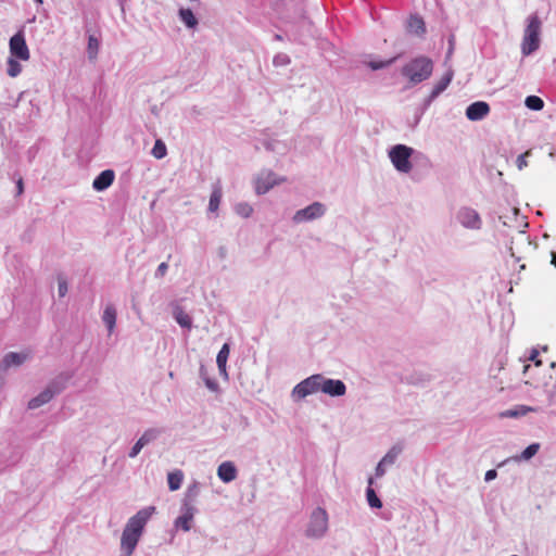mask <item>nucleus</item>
<instances>
[{
	"instance_id": "nucleus-44",
	"label": "nucleus",
	"mask_w": 556,
	"mask_h": 556,
	"mask_svg": "<svg viewBox=\"0 0 556 556\" xmlns=\"http://www.w3.org/2000/svg\"><path fill=\"white\" fill-rule=\"evenodd\" d=\"M388 467L380 460L376 467V477L381 478L386 475Z\"/></svg>"
},
{
	"instance_id": "nucleus-50",
	"label": "nucleus",
	"mask_w": 556,
	"mask_h": 556,
	"mask_svg": "<svg viewBox=\"0 0 556 556\" xmlns=\"http://www.w3.org/2000/svg\"><path fill=\"white\" fill-rule=\"evenodd\" d=\"M552 264L556 266V252H552Z\"/></svg>"
},
{
	"instance_id": "nucleus-12",
	"label": "nucleus",
	"mask_w": 556,
	"mask_h": 556,
	"mask_svg": "<svg viewBox=\"0 0 556 556\" xmlns=\"http://www.w3.org/2000/svg\"><path fill=\"white\" fill-rule=\"evenodd\" d=\"M320 392L332 397H339L346 393V386L340 379H331L323 375Z\"/></svg>"
},
{
	"instance_id": "nucleus-30",
	"label": "nucleus",
	"mask_w": 556,
	"mask_h": 556,
	"mask_svg": "<svg viewBox=\"0 0 556 556\" xmlns=\"http://www.w3.org/2000/svg\"><path fill=\"white\" fill-rule=\"evenodd\" d=\"M403 451V446L400 445V444H395L393 445L388 452L387 454L381 458V462L387 466V467H390L392 466L397 457L400 456V454L402 453Z\"/></svg>"
},
{
	"instance_id": "nucleus-29",
	"label": "nucleus",
	"mask_w": 556,
	"mask_h": 556,
	"mask_svg": "<svg viewBox=\"0 0 556 556\" xmlns=\"http://www.w3.org/2000/svg\"><path fill=\"white\" fill-rule=\"evenodd\" d=\"M200 493V483L198 481H193L188 485L187 491L185 493V497L182 503H188L191 505H195V501Z\"/></svg>"
},
{
	"instance_id": "nucleus-17",
	"label": "nucleus",
	"mask_w": 556,
	"mask_h": 556,
	"mask_svg": "<svg viewBox=\"0 0 556 556\" xmlns=\"http://www.w3.org/2000/svg\"><path fill=\"white\" fill-rule=\"evenodd\" d=\"M116 308L114 305L109 304L105 306L103 314H102V321L108 329L109 336L114 332L115 326H116Z\"/></svg>"
},
{
	"instance_id": "nucleus-46",
	"label": "nucleus",
	"mask_w": 556,
	"mask_h": 556,
	"mask_svg": "<svg viewBox=\"0 0 556 556\" xmlns=\"http://www.w3.org/2000/svg\"><path fill=\"white\" fill-rule=\"evenodd\" d=\"M497 477V471L495 469H490L485 472L484 480L490 482Z\"/></svg>"
},
{
	"instance_id": "nucleus-8",
	"label": "nucleus",
	"mask_w": 556,
	"mask_h": 556,
	"mask_svg": "<svg viewBox=\"0 0 556 556\" xmlns=\"http://www.w3.org/2000/svg\"><path fill=\"white\" fill-rule=\"evenodd\" d=\"M326 205L321 202H313L304 208L296 211L292 217L295 224L312 222L321 218L326 214Z\"/></svg>"
},
{
	"instance_id": "nucleus-43",
	"label": "nucleus",
	"mask_w": 556,
	"mask_h": 556,
	"mask_svg": "<svg viewBox=\"0 0 556 556\" xmlns=\"http://www.w3.org/2000/svg\"><path fill=\"white\" fill-rule=\"evenodd\" d=\"M67 283L65 280L63 279H59V286H58V291H59V295L61 298L65 296V294L67 293Z\"/></svg>"
},
{
	"instance_id": "nucleus-47",
	"label": "nucleus",
	"mask_w": 556,
	"mask_h": 556,
	"mask_svg": "<svg viewBox=\"0 0 556 556\" xmlns=\"http://www.w3.org/2000/svg\"><path fill=\"white\" fill-rule=\"evenodd\" d=\"M437 98H432V92L425 99L424 106L427 109Z\"/></svg>"
},
{
	"instance_id": "nucleus-13",
	"label": "nucleus",
	"mask_w": 556,
	"mask_h": 556,
	"mask_svg": "<svg viewBox=\"0 0 556 556\" xmlns=\"http://www.w3.org/2000/svg\"><path fill=\"white\" fill-rule=\"evenodd\" d=\"M31 358V353L28 351L24 352H9L7 353L0 364V367L4 370L12 367H20L26 361Z\"/></svg>"
},
{
	"instance_id": "nucleus-22",
	"label": "nucleus",
	"mask_w": 556,
	"mask_h": 556,
	"mask_svg": "<svg viewBox=\"0 0 556 556\" xmlns=\"http://www.w3.org/2000/svg\"><path fill=\"white\" fill-rule=\"evenodd\" d=\"M173 317L180 327L188 330L192 328V318L179 305L174 307Z\"/></svg>"
},
{
	"instance_id": "nucleus-37",
	"label": "nucleus",
	"mask_w": 556,
	"mask_h": 556,
	"mask_svg": "<svg viewBox=\"0 0 556 556\" xmlns=\"http://www.w3.org/2000/svg\"><path fill=\"white\" fill-rule=\"evenodd\" d=\"M235 212L242 217H250L253 208L249 203L241 202L235 205Z\"/></svg>"
},
{
	"instance_id": "nucleus-52",
	"label": "nucleus",
	"mask_w": 556,
	"mask_h": 556,
	"mask_svg": "<svg viewBox=\"0 0 556 556\" xmlns=\"http://www.w3.org/2000/svg\"><path fill=\"white\" fill-rule=\"evenodd\" d=\"M34 1H35V3H37L38 5H41V4L43 3V1H42V0H34Z\"/></svg>"
},
{
	"instance_id": "nucleus-27",
	"label": "nucleus",
	"mask_w": 556,
	"mask_h": 556,
	"mask_svg": "<svg viewBox=\"0 0 556 556\" xmlns=\"http://www.w3.org/2000/svg\"><path fill=\"white\" fill-rule=\"evenodd\" d=\"M180 21L188 27V28H195L198 25V18L194 16L192 10L181 8L178 12Z\"/></svg>"
},
{
	"instance_id": "nucleus-21",
	"label": "nucleus",
	"mask_w": 556,
	"mask_h": 556,
	"mask_svg": "<svg viewBox=\"0 0 556 556\" xmlns=\"http://www.w3.org/2000/svg\"><path fill=\"white\" fill-rule=\"evenodd\" d=\"M53 391L52 389H45L41 391L37 396L33 397L28 402V408L36 409L47 403H49L53 399Z\"/></svg>"
},
{
	"instance_id": "nucleus-48",
	"label": "nucleus",
	"mask_w": 556,
	"mask_h": 556,
	"mask_svg": "<svg viewBox=\"0 0 556 556\" xmlns=\"http://www.w3.org/2000/svg\"><path fill=\"white\" fill-rule=\"evenodd\" d=\"M200 376L201 378L204 380V378H208L207 375H206V371L204 369V367H201L200 368Z\"/></svg>"
},
{
	"instance_id": "nucleus-3",
	"label": "nucleus",
	"mask_w": 556,
	"mask_h": 556,
	"mask_svg": "<svg viewBox=\"0 0 556 556\" xmlns=\"http://www.w3.org/2000/svg\"><path fill=\"white\" fill-rule=\"evenodd\" d=\"M542 22L536 13L527 17V25L521 41V53L528 56L540 48Z\"/></svg>"
},
{
	"instance_id": "nucleus-36",
	"label": "nucleus",
	"mask_w": 556,
	"mask_h": 556,
	"mask_svg": "<svg viewBox=\"0 0 556 556\" xmlns=\"http://www.w3.org/2000/svg\"><path fill=\"white\" fill-rule=\"evenodd\" d=\"M151 153L157 160L165 157L167 154L165 143L161 139H157L154 143V147L152 148Z\"/></svg>"
},
{
	"instance_id": "nucleus-45",
	"label": "nucleus",
	"mask_w": 556,
	"mask_h": 556,
	"mask_svg": "<svg viewBox=\"0 0 556 556\" xmlns=\"http://www.w3.org/2000/svg\"><path fill=\"white\" fill-rule=\"evenodd\" d=\"M168 269V264L166 262H162L155 271V277H163Z\"/></svg>"
},
{
	"instance_id": "nucleus-51",
	"label": "nucleus",
	"mask_w": 556,
	"mask_h": 556,
	"mask_svg": "<svg viewBox=\"0 0 556 556\" xmlns=\"http://www.w3.org/2000/svg\"><path fill=\"white\" fill-rule=\"evenodd\" d=\"M554 396H555V391L549 392V394H548L549 403H553Z\"/></svg>"
},
{
	"instance_id": "nucleus-15",
	"label": "nucleus",
	"mask_w": 556,
	"mask_h": 556,
	"mask_svg": "<svg viewBox=\"0 0 556 556\" xmlns=\"http://www.w3.org/2000/svg\"><path fill=\"white\" fill-rule=\"evenodd\" d=\"M238 470L232 462H224L217 468V476L224 483H229L237 478Z\"/></svg>"
},
{
	"instance_id": "nucleus-14",
	"label": "nucleus",
	"mask_w": 556,
	"mask_h": 556,
	"mask_svg": "<svg viewBox=\"0 0 556 556\" xmlns=\"http://www.w3.org/2000/svg\"><path fill=\"white\" fill-rule=\"evenodd\" d=\"M490 113V105L484 101H476L466 109V117L469 121H482Z\"/></svg>"
},
{
	"instance_id": "nucleus-33",
	"label": "nucleus",
	"mask_w": 556,
	"mask_h": 556,
	"mask_svg": "<svg viewBox=\"0 0 556 556\" xmlns=\"http://www.w3.org/2000/svg\"><path fill=\"white\" fill-rule=\"evenodd\" d=\"M161 434V430L156 428H150L147 429L142 435L138 439L143 446L150 444L151 442L155 441Z\"/></svg>"
},
{
	"instance_id": "nucleus-53",
	"label": "nucleus",
	"mask_w": 556,
	"mask_h": 556,
	"mask_svg": "<svg viewBox=\"0 0 556 556\" xmlns=\"http://www.w3.org/2000/svg\"><path fill=\"white\" fill-rule=\"evenodd\" d=\"M536 357V352L532 354L531 359H534Z\"/></svg>"
},
{
	"instance_id": "nucleus-28",
	"label": "nucleus",
	"mask_w": 556,
	"mask_h": 556,
	"mask_svg": "<svg viewBox=\"0 0 556 556\" xmlns=\"http://www.w3.org/2000/svg\"><path fill=\"white\" fill-rule=\"evenodd\" d=\"M539 450H540V444L532 443L529 446H527L520 455L515 456L513 458H508L504 463H508L510 459H514L515 462L529 460L539 452Z\"/></svg>"
},
{
	"instance_id": "nucleus-23",
	"label": "nucleus",
	"mask_w": 556,
	"mask_h": 556,
	"mask_svg": "<svg viewBox=\"0 0 556 556\" xmlns=\"http://www.w3.org/2000/svg\"><path fill=\"white\" fill-rule=\"evenodd\" d=\"M538 409L531 406L518 405L515 408L506 409L500 414L502 418H518Z\"/></svg>"
},
{
	"instance_id": "nucleus-38",
	"label": "nucleus",
	"mask_w": 556,
	"mask_h": 556,
	"mask_svg": "<svg viewBox=\"0 0 556 556\" xmlns=\"http://www.w3.org/2000/svg\"><path fill=\"white\" fill-rule=\"evenodd\" d=\"M394 61H395V58H392V59L387 60V61H370V62L368 63V66H369L372 71H378V70H381V68L388 67V66H389V65H391Z\"/></svg>"
},
{
	"instance_id": "nucleus-24",
	"label": "nucleus",
	"mask_w": 556,
	"mask_h": 556,
	"mask_svg": "<svg viewBox=\"0 0 556 556\" xmlns=\"http://www.w3.org/2000/svg\"><path fill=\"white\" fill-rule=\"evenodd\" d=\"M70 378V375L63 372L53 380H51L50 383L47 386V389H52L53 395L59 394L65 389Z\"/></svg>"
},
{
	"instance_id": "nucleus-18",
	"label": "nucleus",
	"mask_w": 556,
	"mask_h": 556,
	"mask_svg": "<svg viewBox=\"0 0 556 556\" xmlns=\"http://www.w3.org/2000/svg\"><path fill=\"white\" fill-rule=\"evenodd\" d=\"M407 30L413 35L421 37L426 33V24L420 16L410 15L407 21Z\"/></svg>"
},
{
	"instance_id": "nucleus-34",
	"label": "nucleus",
	"mask_w": 556,
	"mask_h": 556,
	"mask_svg": "<svg viewBox=\"0 0 556 556\" xmlns=\"http://www.w3.org/2000/svg\"><path fill=\"white\" fill-rule=\"evenodd\" d=\"M7 73L10 77H17L22 72V65L18 59L10 56L7 61Z\"/></svg>"
},
{
	"instance_id": "nucleus-40",
	"label": "nucleus",
	"mask_w": 556,
	"mask_h": 556,
	"mask_svg": "<svg viewBox=\"0 0 556 556\" xmlns=\"http://www.w3.org/2000/svg\"><path fill=\"white\" fill-rule=\"evenodd\" d=\"M143 444L137 440V442L134 444V446L130 448L129 453H128V456L130 458H135L138 456V454L141 452V450L143 448Z\"/></svg>"
},
{
	"instance_id": "nucleus-6",
	"label": "nucleus",
	"mask_w": 556,
	"mask_h": 556,
	"mask_svg": "<svg viewBox=\"0 0 556 556\" xmlns=\"http://www.w3.org/2000/svg\"><path fill=\"white\" fill-rule=\"evenodd\" d=\"M321 377V374H315L295 384L290 394L292 401L300 402L308 395L320 392Z\"/></svg>"
},
{
	"instance_id": "nucleus-4",
	"label": "nucleus",
	"mask_w": 556,
	"mask_h": 556,
	"mask_svg": "<svg viewBox=\"0 0 556 556\" xmlns=\"http://www.w3.org/2000/svg\"><path fill=\"white\" fill-rule=\"evenodd\" d=\"M328 527V513L323 507H316L309 515V520L305 529V535L309 539H321L326 535Z\"/></svg>"
},
{
	"instance_id": "nucleus-9",
	"label": "nucleus",
	"mask_w": 556,
	"mask_h": 556,
	"mask_svg": "<svg viewBox=\"0 0 556 556\" xmlns=\"http://www.w3.org/2000/svg\"><path fill=\"white\" fill-rule=\"evenodd\" d=\"M9 50L10 56L12 58H16L21 61L29 60L30 53L22 29L10 38Z\"/></svg>"
},
{
	"instance_id": "nucleus-49",
	"label": "nucleus",
	"mask_w": 556,
	"mask_h": 556,
	"mask_svg": "<svg viewBox=\"0 0 556 556\" xmlns=\"http://www.w3.org/2000/svg\"><path fill=\"white\" fill-rule=\"evenodd\" d=\"M17 190H18V193H22V192H23V181H22V179H20V180L17 181Z\"/></svg>"
},
{
	"instance_id": "nucleus-42",
	"label": "nucleus",
	"mask_w": 556,
	"mask_h": 556,
	"mask_svg": "<svg viewBox=\"0 0 556 556\" xmlns=\"http://www.w3.org/2000/svg\"><path fill=\"white\" fill-rule=\"evenodd\" d=\"M204 383L208 390H211L213 392L218 391V383L216 380H214L212 378H204Z\"/></svg>"
},
{
	"instance_id": "nucleus-10",
	"label": "nucleus",
	"mask_w": 556,
	"mask_h": 556,
	"mask_svg": "<svg viewBox=\"0 0 556 556\" xmlns=\"http://www.w3.org/2000/svg\"><path fill=\"white\" fill-rule=\"evenodd\" d=\"M282 181H285V178H279L273 170L263 169L255 177V192L257 194H265Z\"/></svg>"
},
{
	"instance_id": "nucleus-19",
	"label": "nucleus",
	"mask_w": 556,
	"mask_h": 556,
	"mask_svg": "<svg viewBox=\"0 0 556 556\" xmlns=\"http://www.w3.org/2000/svg\"><path fill=\"white\" fill-rule=\"evenodd\" d=\"M230 353V346L228 343H225L222 349L219 350L217 357H216V364L219 370V374L225 378L228 379V374L226 369L227 359L229 357Z\"/></svg>"
},
{
	"instance_id": "nucleus-20",
	"label": "nucleus",
	"mask_w": 556,
	"mask_h": 556,
	"mask_svg": "<svg viewBox=\"0 0 556 556\" xmlns=\"http://www.w3.org/2000/svg\"><path fill=\"white\" fill-rule=\"evenodd\" d=\"M453 77V70H447L446 73L441 77V79L433 86L431 90L432 98H438L443 91H445L448 85L451 84Z\"/></svg>"
},
{
	"instance_id": "nucleus-31",
	"label": "nucleus",
	"mask_w": 556,
	"mask_h": 556,
	"mask_svg": "<svg viewBox=\"0 0 556 556\" xmlns=\"http://www.w3.org/2000/svg\"><path fill=\"white\" fill-rule=\"evenodd\" d=\"M222 197H223L222 187L219 185H215L213 188V191L211 193V197H210V202H208V211L210 212H216L218 210Z\"/></svg>"
},
{
	"instance_id": "nucleus-26",
	"label": "nucleus",
	"mask_w": 556,
	"mask_h": 556,
	"mask_svg": "<svg viewBox=\"0 0 556 556\" xmlns=\"http://www.w3.org/2000/svg\"><path fill=\"white\" fill-rule=\"evenodd\" d=\"M372 483H374V478L369 477L368 478V488L366 490L367 503L371 508H381L382 502L376 494L375 490L371 488Z\"/></svg>"
},
{
	"instance_id": "nucleus-16",
	"label": "nucleus",
	"mask_w": 556,
	"mask_h": 556,
	"mask_svg": "<svg viewBox=\"0 0 556 556\" xmlns=\"http://www.w3.org/2000/svg\"><path fill=\"white\" fill-rule=\"evenodd\" d=\"M115 174L112 169H105L101 172L93 180L92 187L97 191H103L108 189L114 181Z\"/></svg>"
},
{
	"instance_id": "nucleus-35",
	"label": "nucleus",
	"mask_w": 556,
	"mask_h": 556,
	"mask_svg": "<svg viewBox=\"0 0 556 556\" xmlns=\"http://www.w3.org/2000/svg\"><path fill=\"white\" fill-rule=\"evenodd\" d=\"M525 104L530 110L540 111L544 106V101L538 96H528L525 100Z\"/></svg>"
},
{
	"instance_id": "nucleus-25",
	"label": "nucleus",
	"mask_w": 556,
	"mask_h": 556,
	"mask_svg": "<svg viewBox=\"0 0 556 556\" xmlns=\"http://www.w3.org/2000/svg\"><path fill=\"white\" fill-rule=\"evenodd\" d=\"M184 481V472L180 469L168 472L167 483L170 491H177L180 489Z\"/></svg>"
},
{
	"instance_id": "nucleus-39",
	"label": "nucleus",
	"mask_w": 556,
	"mask_h": 556,
	"mask_svg": "<svg viewBox=\"0 0 556 556\" xmlns=\"http://www.w3.org/2000/svg\"><path fill=\"white\" fill-rule=\"evenodd\" d=\"M273 63L275 66H285L290 63V58L286 53H278L274 56Z\"/></svg>"
},
{
	"instance_id": "nucleus-41",
	"label": "nucleus",
	"mask_w": 556,
	"mask_h": 556,
	"mask_svg": "<svg viewBox=\"0 0 556 556\" xmlns=\"http://www.w3.org/2000/svg\"><path fill=\"white\" fill-rule=\"evenodd\" d=\"M529 155H530V151H527L517 157L516 164H517V167L519 170L523 169L528 165L526 157Z\"/></svg>"
},
{
	"instance_id": "nucleus-5",
	"label": "nucleus",
	"mask_w": 556,
	"mask_h": 556,
	"mask_svg": "<svg viewBox=\"0 0 556 556\" xmlns=\"http://www.w3.org/2000/svg\"><path fill=\"white\" fill-rule=\"evenodd\" d=\"M413 153V148L405 144H395L389 150V159L397 172L407 174L413 168L410 162Z\"/></svg>"
},
{
	"instance_id": "nucleus-1",
	"label": "nucleus",
	"mask_w": 556,
	"mask_h": 556,
	"mask_svg": "<svg viewBox=\"0 0 556 556\" xmlns=\"http://www.w3.org/2000/svg\"><path fill=\"white\" fill-rule=\"evenodd\" d=\"M155 511L156 508L154 506H147L138 510L127 520L121 536L119 556H131L134 554L148 521Z\"/></svg>"
},
{
	"instance_id": "nucleus-7",
	"label": "nucleus",
	"mask_w": 556,
	"mask_h": 556,
	"mask_svg": "<svg viewBox=\"0 0 556 556\" xmlns=\"http://www.w3.org/2000/svg\"><path fill=\"white\" fill-rule=\"evenodd\" d=\"M456 222L465 229L478 231L482 228V218L478 211L470 206H462L455 214Z\"/></svg>"
},
{
	"instance_id": "nucleus-32",
	"label": "nucleus",
	"mask_w": 556,
	"mask_h": 556,
	"mask_svg": "<svg viewBox=\"0 0 556 556\" xmlns=\"http://www.w3.org/2000/svg\"><path fill=\"white\" fill-rule=\"evenodd\" d=\"M100 49V40L94 35H89L87 45V54L90 61H94Z\"/></svg>"
},
{
	"instance_id": "nucleus-2",
	"label": "nucleus",
	"mask_w": 556,
	"mask_h": 556,
	"mask_svg": "<svg viewBox=\"0 0 556 556\" xmlns=\"http://www.w3.org/2000/svg\"><path fill=\"white\" fill-rule=\"evenodd\" d=\"M432 72L433 62L425 55L414 58L401 70V74L407 78L412 85L427 80L432 75Z\"/></svg>"
},
{
	"instance_id": "nucleus-11",
	"label": "nucleus",
	"mask_w": 556,
	"mask_h": 556,
	"mask_svg": "<svg viewBox=\"0 0 556 556\" xmlns=\"http://www.w3.org/2000/svg\"><path fill=\"white\" fill-rule=\"evenodd\" d=\"M197 511L198 509L195 505L181 503L180 515L174 521L175 528L185 532L190 531L192 527V520Z\"/></svg>"
}]
</instances>
